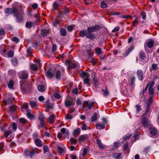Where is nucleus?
<instances>
[{"instance_id":"40","label":"nucleus","mask_w":159,"mask_h":159,"mask_svg":"<svg viewBox=\"0 0 159 159\" xmlns=\"http://www.w3.org/2000/svg\"><path fill=\"white\" fill-rule=\"evenodd\" d=\"M107 5L106 3L104 1H102L101 2V7L102 8H106Z\"/></svg>"},{"instance_id":"22","label":"nucleus","mask_w":159,"mask_h":159,"mask_svg":"<svg viewBox=\"0 0 159 159\" xmlns=\"http://www.w3.org/2000/svg\"><path fill=\"white\" fill-rule=\"evenodd\" d=\"M86 37L88 38H89L91 40H92L95 38V36L94 34H92L91 33H88Z\"/></svg>"},{"instance_id":"47","label":"nucleus","mask_w":159,"mask_h":159,"mask_svg":"<svg viewBox=\"0 0 159 159\" xmlns=\"http://www.w3.org/2000/svg\"><path fill=\"white\" fill-rule=\"evenodd\" d=\"M121 156V154L120 153H115L113 155V156L114 157L116 158V159H118Z\"/></svg>"},{"instance_id":"51","label":"nucleus","mask_w":159,"mask_h":159,"mask_svg":"<svg viewBox=\"0 0 159 159\" xmlns=\"http://www.w3.org/2000/svg\"><path fill=\"white\" fill-rule=\"evenodd\" d=\"M154 82H152L148 83L147 85V86L149 87V88H152V86L154 85Z\"/></svg>"},{"instance_id":"5","label":"nucleus","mask_w":159,"mask_h":159,"mask_svg":"<svg viewBox=\"0 0 159 159\" xmlns=\"http://www.w3.org/2000/svg\"><path fill=\"white\" fill-rule=\"evenodd\" d=\"M150 134L153 136H158L159 135V132L154 127H151L149 129Z\"/></svg>"},{"instance_id":"30","label":"nucleus","mask_w":159,"mask_h":159,"mask_svg":"<svg viewBox=\"0 0 159 159\" xmlns=\"http://www.w3.org/2000/svg\"><path fill=\"white\" fill-rule=\"evenodd\" d=\"M97 114L96 113H95L93 116H92L91 118V121H96L97 119Z\"/></svg>"},{"instance_id":"42","label":"nucleus","mask_w":159,"mask_h":159,"mask_svg":"<svg viewBox=\"0 0 159 159\" xmlns=\"http://www.w3.org/2000/svg\"><path fill=\"white\" fill-rule=\"evenodd\" d=\"M19 121L23 124H25L27 122V120L24 118H21L19 120Z\"/></svg>"},{"instance_id":"33","label":"nucleus","mask_w":159,"mask_h":159,"mask_svg":"<svg viewBox=\"0 0 159 159\" xmlns=\"http://www.w3.org/2000/svg\"><path fill=\"white\" fill-rule=\"evenodd\" d=\"M140 58L142 60H144L145 58V53L143 52H140L139 53Z\"/></svg>"},{"instance_id":"59","label":"nucleus","mask_w":159,"mask_h":159,"mask_svg":"<svg viewBox=\"0 0 159 159\" xmlns=\"http://www.w3.org/2000/svg\"><path fill=\"white\" fill-rule=\"evenodd\" d=\"M12 40L16 43H18L19 41V39L16 37H15L12 38Z\"/></svg>"},{"instance_id":"10","label":"nucleus","mask_w":159,"mask_h":159,"mask_svg":"<svg viewBox=\"0 0 159 159\" xmlns=\"http://www.w3.org/2000/svg\"><path fill=\"white\" fill-rule=\"evenodd\" d=\"M154 43V41L153 40L148 39L146 41L144 44V46L146 45L147 47L151 48L152 47Z\"/></svg>"},{"instance_id":"28","label":"nucleus","mask_w":159,"mask_h":159,"mask_svg":"<svg viewBox=\"0 0 159 159\" xmlns=\"http://www.w3.org/2000/svg\"><path fill=\"white\" fill-rule=\"evenodd\" d=\"M48 32V30L45 29H43L41 31V34L43 36H46Z\"/></svg>"},{"instance_id":"44","label":"nucleus","mask_w":159,"mask_h":159,"mask_svg":"<svg viewBox=\"0 0 159 159\" xmlns=\"http://www.w3.org/2000/svg\"><path fill=\"white\" fill-rule=\"evenodd\" d=\"M119 144L118 143H115L114 144V146L113 147L112 150H115L117 149V148L119 146Z\"/></svg>"},{"instance_id":"4","label":"nucleus","mask_w":159,"mask_h":159,"mask_svg":"<svg viewBox=\"0 0 159 159\" xmlns=\"http://www.w3.org/2000/svg\"><path fill=\"white\" fill-rule=\"evenodd\" d=\"M31 88V85L27 82H23L21 84V89L23 93H25Z\"/></svg>"},{"instance_id":"55","label":"nucleus","mask_w":159,"mask_h":159,"mask_svg":"<svg viewBox=\"0 0 159 159\" xmlns=\"http://www.w3.org/2000/svg\"><path fill=\"white\" fill-rule=\"evenodd\" d=\"M57 47L56 44H54L52 45V52L53 53H55L56 51Z\"/></svg>"},{"instance_id":"17","label":"nucleus","mask_w":159,"mask_h":159,"mask_svg":"<svg viewBox=\"0 0 159 159\" xmlns=\"http://www.w3.org/2000/svg\"><path fill=\"white\" fill-rule=\"evenodd\" d=\"M88 32H87L86 30H81L80 32V36L82 37H84L85 36H87Z\"/></svg>"},{"instance_id":"38","label":"nucleus","mask_w":159,"mask_h":159,"mask_svg":"<svg viewBox=\"0 0 159 159\" xmlns=\"http://www.w3.org/2000/svg\"><path fill=\"white\" fill-rule=\"evenodd\" d=\"M14 53L13 51L11 50L7 52V55L9 57H11L13 56Z\"/></svg>"},{"instance_id":"54","label":"nucleus","mask_w":159,"mask_h":159,"mask_svg":"<svg viewBox=\"0 0 159 159\" xmlns=\"http://www.w3.org/2000/svg\"><path fill=\"white\" fill-rule=\"evenodd\" d=\"M39 120H40V121L44 120V117L43 114H41L39 115Z\"/></svg>"},{"instance_id":"48","label":"nucleus","mask_w":159,"mask_h":159,"mask_svg":"<svg viewBox=\"0 0 159 159\" xmlns=\"http://www.w3.org/2000/svg\"><path fill=\"white\" fill-rule=\"evenodd\" d=\"M81 128L83 130H85L88 128V127L85 123L83 124Z\"/></svg>"},{"instance_id":"29","label":"nucleus","mask_w":159,"mask_h":159,"mask_svg":"<svg viewBox=\"0 0 159 159\" xmlns=\"http://www.w3.org/2000/svg\"><path fill=\"white\" fill-rule=\"evenodd\" d=\"M55 116L54 115H52L48 118V120L50 123L51 124L53 122V120L55 118Z\"/></svg>"},{"instance_id":"19","label":"nucleus","mask_w":159,"mask_h":159,"mask_svg":"<svg viewBox=\"0 0 159 159\" xmlns=\"http://www.w3.org/2000/svg\"><path fill=\"white\" fill-rule=\"evenodd\" d=\"M79 67L78 63H70L69 65V67L71 68H74L77 67L78 68Z\"/></svg>"},{"instance_id":"41","label":"nucleus","mask_w":159,"mask_h":159,"mask_svg":"<svg viewBox=\"0 0 159 159\" xmlns=\"http://www.w3.org/2000/svg\"><path fill=\"white\" fill-rule=\"evenodd\" d=\"M45 123V122L44 120L40 121V124L38 125L39 128H40L44 127Z\"/></svg>"},{"instance_id":"36","label":"nucleus","mask_w":159,"mask_h":159,"mask_svg":"<svg viewBox=\"0 0 159 159\" xmlns=\"http://www.w3.org/2000/svg\"><path fill=\"white\" fill-rule=\"evenodd\" d=\"M32 26V23L30 22H27L26 24V27L27 28H30Z\"/></svg>"},{"instance_id":"57","label":"nucleus","mask_w":159,"mask_h":159,"mask_svg":"<svg viewBox=\"0 0 159 159\" xmlns=\"http://www.w3.org/2000/svg\"><path fill=\"white\" fill-rule=\"evenodd\" d=\"M102 91L105 94V96H107L108 94V92L106 88L105 89H102Z\"/></svg>"},{"instance_id":"63","label":"nucleus","mask_w":159,"mask_h":159,"mask_svg":"<svg viewBox=\"0 0 159 159\" xmlns=\"http://www.w3.org/2000/svg\"><path fill=\"white\" fill-rule=\"evenodd\" d=\"M12 127L14 131H15L17 129V125L16 123H13L12 125Z\"/></svg>"},{"instance_id":"50","label":"nucleus","mask_w":159,"mask_h":159,"mask_svg":"<svg viewBox=\"0 0 159 159\" xmlns=\"http://www.w3.org/2000/svg\"><path fill=\"white\" fill-rule=\"evenodd\" d=\"M11 62L13 64L14 66H16L17 64V61L16 58H13L11 60Z\"/></svg>"},{"instance_id":"12","label":"nucleus","mask_w":159,"mask_h":159,"mask_svg":"<svg viewBox=\"0 0 159 159\" xmlns=\"http://www.w3.org/2000/svg\"><path fill=\"white\" fill-rule=\"evenodd\" d=\"M34 142L35 144L38 147H41L42 145V143L41 140L38 138L34 139Z\"/></svg>"},{"instance_id":"60","label":"nucleus","mask_w":159,"mask_h":159,"mask_svg":"<svg viewBox=\"0 0 159 159\" xmlns=\"http://www.w3.org/2000/svg\"><path fill=\"white\" fill-rule=\"evenodd\" d=\"M38 136V134L37 132H35L33 134V139L34 140V139H35L36 138H38L37 137Z\"/></svg>"},{"instance_id":"8","label":"nucleus","mask_w":159,"mask_h":159,"mask_svg":"<svg viewBox=\"0 0 159 159\" xmlns=\"http://www.w3.org/2000/svg\"><path fill=\"white\" fill-rule=\"evenodd\" d=\"M142 124L144 127H148L149 124V121L148 120L145 118L143 116L142 118Z\"/></svg>"},{"instance_id":"32","label":"nucleus","mask_w":159,"mask_h":159,"mask_svg":"<svg viewBox=\"0 0 159 159\" xmlns=\"http://www.w3.org/2000/svg\"><path fill=\"white\" fill-rule=\"evenodd\" d=\"M14 84L13 81L12 80H10L8 84V88L10 89L12 88Z\"/></svg>"},{"instance_id":"45","label":"nucleus","mask_w":159,"mask_h":159,"mask_svg":"<svg viewBox=\"0 0 159 159\" xmlns=\"http://www.w3.org/2000/svg\"><path fill=\"white\" fill-rule=\"evenodd\" d=\"M149 94L153 96L154 94V89L153 88H148Z\"/></svg>"},{"instance_id":"52","label":"nucleus","mask_w":159,"mask_h":159,"mask_svg":"<svg viewBox=\"0 0 159 159\" xmlns=\"http://www.w3.org/2000/svg\"><path fill=\"white\" fill-rule=\"evenodd\" d=\"M135 78L134 77H132L130 78L131 85H134L135 82Z\"/></svg>"},{"instance_id":"49","label":"nucleus","mask_w":159,"mask_h":159,"mask_svg":"<svg viewBox=\"0 0 159 159\" xmlns=\"http://www.w3.org/2000/svg\"><path fill=\"white\" fill-rule=\"evenodd\" d=\"M52 22L54 26L57 25V24H59V21L57 20L56 19H53L52 20Z\"/></svg>"},{"instance_id":"1","label":"nucleus","mask_w":159,"mask_h":159,"mask_svg":"<svg viewBox=\"0 0 159 159\" xmlns=\"http://www.w3.org/2000/svg\"><path fill=\"white\" fill-rule=\"evenodd\" d=\"M20 7L18 6L16 7L15 5L12 6V9L7 8L5 11V13L7 14H10L12 13L14 16L16 17L17 20L18 22H20L23 20L22 16L23 12L19 13Z\"/></svg>"},{"instance_id":"18","label":"nucleus","mask_w":159,"mask_h":159,"mask_svg":"<svg viewBox=\"0 0 159 159\" xmlns=\"http://www.w3.org/2000/svg\"><path fill=\"white\" fill-rule=\"evenodd\" d=\"M96 127L98 129H104L105 128V125L103 124H99L97 123L96 124Z\"/></svg>"},{"instance_id":"3","label":"nucleus","mask_w":159,"mask_h":159,"mask_svg":"<svg viewBox=\"0 0 159 159\" xmlns=\"http://www.w3.org/2000/svg\"><path fill=\"white\" fill-rule=\"evenodd\" d=\"M4 97L6 99V100H4V102H5L7 104H11L12 101L14 99V98L12 96V94L9 93H7L5 95Z\"/></svg>"},{"instance_id":"9","label":"nucleus","mask_w":159,"mask_h":159,"mask_svg":"<svg viewBox=\"0 0 159 159\" xmlns=\"http://www.w3.org/2000/svg\"><path fill=\"white\" fill-rule=\"evenodd\" d=\"M94 102H90L89 101H86L84 102V107H87L89 109H91L94 104Z\"/></svg>"},{"instance_id":"6","label":"nucleus","mask_w":159,"mask_h":159,"mask_svg":"<svg viewBox=\"0 0 159 159\" xmlns=\"http://www.w3.org/2000/svg\"><path fill=\"white\" fill-rule=\"evenodd\" d=\"M100 29V27L98 25H96L92 27H88L87 30L88 33H90L94 32L96 30H98Z\"/></svg>"},{"instance_id":"43","label":"nucleus","mask_w":159,"mask_h":159,"mask_svg":"<svg viewBox=\"0 0 159 159\" xmlns=\"http://www.w3.org/2000/svg\"><path fill=\"white\" fill-rule=\"evenodd\" d=\"M87 151L88 149L86 148H85L83 149L82 153V155L83 157H84L85 156L87 152Z\"/></svg>"},{"instance_id":"27","label":"nucleus","mask_w":159,"mask_h":159,"mask_svg":"<svg viewBox=\"0 0 159 159\" xmlns=\"http://www.w3.org/2000/svg\"><path fill=\"white\" fill-rule=\"evenodd\" d=\"M37 65L31 64L30 65L31 69L33 71H35L37 70L38 68Z\"/></svg>"},{"instance_id":"7","label":"nucleus","mask_w":159,"mask_h":159,"mask_svg":"<svg viewBox=\"0 0 159 159\" xmlns=\"http://www.w3.org/2000/svg\"><path fill=\"white\" fill-rule=\"evenodd\" d=\"M136 73L139 80L140 81L142 80L144 76L143 71L140 69H138L137 70Z\"/></svg>"},{"instance_id":"15","label":"nucleus","mask_w":159,"mask_h":159,"mask_svg":"<svg viewBox=\"0 0 159 159\" xmlns=\"http://www.w3.org/2000/svg\"><path fill=\"white\" fill-rule=\"evenodd\" d=\"M65 105L66 107H69L73 106V103L72 101L66 99L65 102Z\"/></svg>"},{"instance_id":"53","label":"nucleus","mask_w":159,"mask_h":159,"mask_svg":"<svg viewBox=\"0 0 159 159\" xmlns=\"http://www.w3.org/2000/svg\"><path fill=\"white\" fill-rule=\"evenodd\" d=\"M54 96L55 98L57 99H59L61 98V96L60 94L57 93H55L54 94Z\"/></svg>"},{"instance_id":"58","label":"nucleus","mask_w":159,"mask_h":159,"mask_svg":"<svg viewBox=\"0 0 159 159\" xmlns=\"http://www.w3.org/2000/svg\"><path fill=\"white\" fill-rule=\"evenodd\" d=\"M135 107L136 108V112L137 113H138V112L141 110V108L139 105H136Z\"/></svg>"},{"instance_id":"56","label":"nucleus","mask_w":159,"mask_h":159,"mask_svg":"<svg viewBox=\"0 0 159 159\" xmlns=\"http://www.w3.org/2000/svg\"><path fill=\"white\" fill-rule=\"evenodd\" d=\"M43 150L44 153L48 152L49 150V148L47 146L45 145L43 147Z\"/></svg>"},{"instance_id":"21","label":"nucleus","mask_w":159,"mask_h":159,"mask_svg":"<svg viewBox=\"0 0 159 159\" xmlns=\"http://www.w3.org/2000/svg\"><path fill=\"white\" fill-rule=\"evenodd\" d=\"M38 90L41 92L44 91L46 89V87L43 85H39L38 86Z\"/></svg>"},{"instance_id":"24","label":"nucleus","mask_w":159,"mask_h":159,"mask_svg":"<svg viewBox=\"0 0 159 159\" xmlns=\"http://www.w3.org/2000/svg\"><path fill=\"white\" fill-rule=\"evenodd\" d=\"M26 116L30 120L34 119V116L29 111H28Z\"/></svg>"},{"instance_id":"26","label":"nucleus","mask_w":159,"mask_h":159,"mask_svg":"<svg viewBox=\"0 0 159 159\" xmlns=\"http://www.w3.org/2000/svg\"><path fill=\"white\" fill-rule=\"evenodd\" d=\"M61 131L63 133L65 134L66 136H68L69 135V132L68 131H66V129L65 128H62L61 129Z\"/></svg>"},{"instance_id":"25","label":"nucleus","mask_w":159,"mask_h":159,"mask_svg":"<svg viewBox=\"0 0 159 159\" xmlns=\"http://www.w3.org/2000/svg\"><path fill=\"white\" fill-rule=\"evenodd\" d=\"M17 108V106H11L9 107V110L11 112H13L15 111Z\"/></svg>"},{"instance_id":"64","label":"nucleus","mask_w":159,"mask_h":159,"mask_svg":"<svg viewBox=\"0 0 159 159\" xmlns=\"http://www.w3.org/2000/svg\"><path fill=\"white\" fill-rule=\"evenodd\" d=\"M89 80H89V78H85L84 80V83L85 84H86L89 83Z\"/></svg>"},{"instance_id":"2","label":"nucleus","mask_w":159,"mask_h":159,"mask_svg":"<svg viewBox=\"0 0 159 159\" xmlns=\"http://www.w3.org/2000/svg\"><path fill=\"white\" fill-rule=\"evenodd\" d=\"M55 74L51 70L48 71L46 73L47 76L49 78H51L55 77L57 80H60L61 79V72L59 70H57L56 71Z\"/></svg>"},{"instance_id":"13","label":"nucleus","mask_w":159,"mask_h":159,"mask_svg":"<svg viewBox=\"0 0 159 159\" xmlns=\"http://www.w3.org/2000/svg\"><path fill=\"white\" fill-rule=\"evenodd\" d=\"M134 49V47L131 46L129 47L127 50L125 51V52L123 54L124 57H126Z\"/></svg>"},{"instance_id":"61","label":"nucleus","mask_w":159,"mask_h":159,"mask_svg":"<svg viewBox=\"0 0 159 159\" xmlns=\"http://www.w3.org/2000/svg\"><path fill=\"white\" fill-rule=\"evenodd\" d=\"M131 135L130 134H128L126 135L123 138V139L125 140H126L129 138H130L131 137Z\"/></svg>"},{"instance_id":"23","label":"nucleus","mask_w":159,"mask_h":159,"mask_svg":"<svg viewBox=\"0 0 159 159\" xmlns=\"http://www.w3.org/2000/svg\"><path fill=\"white\" fill-rule=\"evenodd\" d=\"M80 75L84 78H89V74L87 72H83L80 74Z\"/></svg>"},{"instance_id":"39","label":"nucleus","mask_w":159,"mask_h":159,"mask_svg":"<svg viewBox=\"0 0 159 159\" xmlns=\"http://www.w3.org/2000/svg\"><path fill=\"white\" fill-rule=\"evenodd\" d=\"M12 133L11 131H7L5 132L4 135L6 138H7L9 135L11 134Z\"/></svg>"},{"instance_id":"16","label":"nucleus","mask_w":159,"mask_h":159,"mask_svg":"<svg viewBox=\"0 0 159 159\" xmlns=\"http://www.w3.org/2000/svg\"><path fill=\"white\" fill-rule=\"evenodd\" d=\"M80 133V128H77L73 132V134L74 136L76 137L79 135Z\"/></svg>"},{"instance_id":"34","label":"nucleus","mask_w":159,"mask_h":159,"mask_svg":"<svg viewBox=\"0 0 159 159\" xmlns=\"http://www.w3.org/2000/svg\"><path fill=\"white\" fill-rule=\"evenodd\" d=\"M157 64H153L152 66V70L154 71H156L158 69Z\"/></svg>"},{"instance_id":"37","label":"nucleus","mask_w":159,"mask_h":159,"mask_svg":"<svg viewBox=\"0 0 159 159\" xmlns=\"http://www.w3.org/2000/svg\"><path fill=\"white\" fill-rule=\"evenodd\" d=\"M96 53L98 54H101L102 53V49L99 48H96L95 49Z\"/></svg>"},{"instance_id":"46","label":"nucleus","mask_w":159,"mask_h":159,"mask_svg":"<svg viewBox=\"0 0 159 159\" xmlns=\"http://www.w3.org/2000/svg\"><path fill=\"white\" fill-rule=\"evenodd\" d=\"M30 104L31 107H35L37 106V103L35 102L32 101L30 102Z\"/></svg>"},{"instance_id":"31","label":"nucleus","mask_w":159,"mask_h":159,"mask_svg":"<svg viewBox=\"0 0 159 159\" xmlns=\"http://www.w3.org/2000/svg\"><path fill=\"white\" fill-rule=\"evenodd\" d=\"M60 32L61 35L64 36L66 35V30L65 29H61L60 30Z\"/></svg>"},{"instance_id":"35","label":"nucleus","mask_w":159,"mask_h":159,"mask_svg":"<svg viewBox=\"0 0 159 159\" xmlns=\"http://www.w3.org/2000/svg\"><path fill=\"white\" fill-rule=\"evenodd\" d=\"M58 149L59 152L61 153H63L65 152V149L63 148H61L60 147H58Z\"/></svg>"},{"instance_id":"14","label":"nucleus","mask_w":159,"mask_h":159,"mask_svg":"<svg viewBox=\"0 0 159 159\" xmlns=\"http://www.w3.org/2000/svg\"><path fill=\"white\" fill-rule=\"evenodd\" d=\"M20 77L22 79H27L28 77V73L26 71H24L22 73Z\"/></svg>"},{"instance_id":"11","label":"nucleus","mask_w":159,"mask_h":159,"mask_svg":"<svg viewBox=\"0 0 159 159\" xmlns=\"http://www.w3.org/2000/svg\"><path fill=\"white\" fill-rule=\"evenodd\" d=\"M88 138V134H84L80 135L78 138V140L79 142H83L87 139Z\"/></svg>"},{"instance_id":"62","label":"nucleus","mask_w":159,"mask_h":159,"mask_svg":"<svg viewBox=\"0 0 159 159\" xmlns=\"http://www.w3.org/2000/svg\"><path fill=\"white\" fill-rule=\"evenodd\" d=\"M70 141L72 143L74 144H75L77 142V141L73 138H70Z\"/></svg>"},{"instance_id":"20","label":"nucleus","mask_w":159,"mask_h":159,"mask_svg":"<svg viewBox=\"0 0 159 159\" xmlns=\"http://www.w3.org/2000/svg\"><path fill=\"white\" fill-rule=\"evenodd\" d=\"M140 18L138 17L136 18L132 22L133 25L134 26H136L138 23L140 21Z\"/></svg>"}]
</instances>
